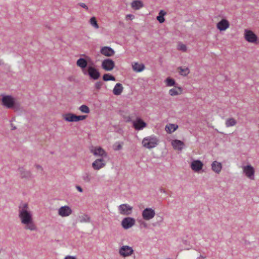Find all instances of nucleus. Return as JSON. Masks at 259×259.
<instances>
[{
	"mask_svg": "<svg viewBox=\"0 0 259 259\" xmlns=\"http://www.w3.org/2000/svg\"><path fill=\"white\" fill-rule=\"evenodd\" d=\"M19 217L21 220V223L25 225V229L31 231L37 230V228L33 222L32 214L29 210L28 204L27 203L19 206Z\"/></svg>",
	"mask_w": 259,
	"mask_h": 259,
	"instance_id": "1",
	"label": "nucleus"
},
{
	"mask_svg": "<svg viewBox=\"0 0 259 259\" xmlns=\"http://www.w3.org/2000/svg\"><path fill=\"white\" fill-rule=\"evenodd\" d=\"M76 65L84 75H88L91 79H97V69L93 66V61L90 57L80 58L77 60Z\"/></svg>",
	"mask_w": 259,
	"mask_h": 259,
	"instance_id": "2",
	"label": "nucleus"
},
{
	"mask_svg": "<svg viewBox=\"0 0 259 259\" xmlns=\"http://www.w3.org/2000/svg\"><path fill=\"white\" fill-rule=\"evenodd\" d=\"M2 104L8 109H18L19 104L10 95H3L1 99Z\"/></svg>",
	"mask_w": 259,
	"mask_h": 259,
	"instance_id": "3",
	"label": "nucleus"
},
{
	"mask_svg": "<svg viewBox=\"0 0 259 259\" xmlns=\"http://www.w3.org/2000/svg\"><path fill=\"white\" fill-rule=\"evenodd\" d=\"M158 139L154 136L152 135L144 138L142 141L143 146L147 149H152L158 144Z\"/></svg>",
	"mask_w": 259,
	"mask_h": 259,
	"instance_id": "4",
	"label": "nucleus"
},
{
	"mask_svg": "<svg viewBox=\"0 0 259 259\" xmlns=\"http://www.w3.org/2000/svg\"><path fill=\"white\" fill-rule=\"evenodd\" d=\"M108 160L106 152L101 147H98V169L104 167Z\"/></svg>",
	"mask_w": 259,
	"mask_h": 259,
	"instance_id": "5",
	"label": "nucleus"
},
{
	"mask_svg": "<svg viewBox=\"0 0 259 259\" xmlns=\"http://www.w3.org/2000/svg\"><path fill=\"white\" fill-rule=\"evenodd\" d=\"M87 115H76L72 113H68L63 115V118L68 122H77L85 119Z\"/></svg>",
	"mask_w": 259,
	"mask_h": 259,
	"instance_id": "6",
	"label": "nucleus"
},
{
	"mask_svg": "<svg viewBox=\"0 0 259 259\" xmlns=\"http://www.w3.org/2000/svg\"><path fill=\"white\" fill-rule=\"evenodd\" d=\"M102 68L107 71H112L115 67V62L110 58L104 59L101 64Z\"/></svg>",
	"mask_w": 259,
	"mask_h": 259,
	"instance_id": "7",
	"label": "nucleus"
},
{
	"mask_svg": "<svg viewBox=\"0 0 259 259\" xmlns=\"http://www.w3.org/2000/svg\"><path fill=\"white\" fill-rule=\"evenodd\" d=\"M244 38L249 42H255L257 40V35L251 30L245 29L244 31Z\"/></svg>",
	"mask_w": 259,
	"mask_h": 259,
	"instance_id": "8",
	"label": "nucleus"
},
{
	"mask_svg": "<svg viewBox=\"0 0 259 259\" xmlns=\"http://www.w3.org/2000/svg\"><path fill=\"white\" fill-rule=\"evenodd\" d=\"M135 224V220L133 218L126 217L121 221V226L124 229H128Z\"/></svg>",
	"mask_w": 259,
	"mask_h": 259,
	"instance_id": "9",
	"label": "nucleus"
},
{
	"mask_svg": "<svg viewBox=\"0 0 259 259\" xmlns=\"http://www.w3.org/2000/svg\"><path fill=\"white\" fill-rule=\"evenodd\" d=\"M155 215L154 209L151 208H146L142 211V217L145 220H150Z\"/></svg>",
	"mask_w": 259,
	"mask_h": 259,
	"instance_id": "10",
	"label": "nucleus"
},
{
	"mask_svg": "<svg viewBox=\"0 0 259 259\" xmlns=\"http://www.w3.org/2000/svg\"><path fill=\"white\" fill-rule=\"evenodd\" d=\"M243 172L247 177L253 180L254 177V169L251 165H247L243 167Z\"/></svg>",
	"mask_w": 259,
	"mask_h": 259,
	"instance_id": "11",
	"label": "nucleus"
},
{
	"mask_svg": "<svg viewBox=\"0 0 259 259\" xmlns=\"http://www.w3.org/2000/svg\"><path fill=\"white\" fill-rule=\"evenodd\" d=\"M133 252L134 250L133 249L132 247L127 245H124L122 246L119 249V251L120 255L123 257L131 255L132 254H133Z\"/></svg>",
	"mask_w": 259,
	"mask_h": 259,
	"instance_id": "12",
	"label": "nucleus"
},
{
	"mask_svg": "<svg viewBox=\"0 0 259 259\" xmlns=\"http://www.w3.org/2000/svg\"><path fill=\"white\" fill-rule=\"evenodd\" d=\"M133 207L127 204H122L119 206L120 213L124 215H129L131 213Z\"/></svg>",
	"mask_w": 259,
	"mask_h": 259,
	"instance_id": "13",
	"label": "nucleus"
},
{
	"mask_svg": "<svg viewBox=\"0 0 259 259\" xmlns=\"http://www.w3.org/2000/svg\"><path fill=\"white\" fill-rule=\"evenodd\" d=\"M100 52L102 55L106 57H111L115 54L114 50L108 46H104L102 47Z\"/></svg>",
	"mask_w": 259,
	"mask_h": 259,
	"instance_id": "14",
	"label": "nucleus"
},
{
	"mask_svg": "<svg viewBox=\"0 0 259 259\" xmlns=\"http://www.w3.org/2000/svg\"><path fill=\"white\" fill-rule=\"evenodd\" d=\"M71 213L72 210L68 206H61L58 210L59 215L63 217L69 216Z\"/></svg>",
	"mask_w": 259,
	"mask_h": 259,
	"instance_id": "15",
	"label": "nucleus"
},
{
	"mask_svg": "<svg viewBox=\"0 0 259 259\" xmlns=\"http://www.w3.org/2000/svg\"><path fill=\"white\" fill-rule=\"evenodd\" d=\"M203 166V163L200 160H193L191 163V168L192 170L196 172L201 170Z\"/></svg>",
	"mask_w": 259,
	"mask_h": 259,
	"instance_id": "16",
	"label": "nucleus"
},
{
	"mask_svg": "<svg viewBox=\"0 0 259 259\" xmlns=\"http://www.w3.org/2000/svg\"><path fill=\"white\" fill-rule=\"evenodd\" d=\"M146 123L140 118H137L133 122V126L136 130L140 131L143 129L146 126Z\"/></svg>",
	"mask_w": 259,
	"mask_h": 259,
	"instance_id": "17",
	"label": "nucleus"
},
{
	"mask_svg": "<svg viewBox=\"0 0 259 259\" xmlns=\"http://www.w3.org/2000/svg\"><path fill=\"white\" fill-rule=\"evenodd\" d=\"M229 27V22L225 19H222L217 23V28L220 31H224Z\"/></svg>",
	"mask_w": 259,
	"mask_h": 259,
	"instance_id": "18",
	"label": "nucleus"
},
{
	"mask_svg": "<svg viewBox=\"0 0 259 259\" xmlns=\"http://www.w3.org/2000/svg\"><path fill=\"white\" fill-rule=\"evenodd\" d=\"M171 144L173 146V148L175 149H177L178 150H182L183 149L184 146H185V144L183 142L177 139L173 140L171 142Z\"/></svg>",
	"mask_w": 259,
	"mask_h": 259,
	"instance_id": "19",
	"label": "nucleus"
},
{
	"mask_svg": "<svg viewBox=\"0 0 259 259\" xmlns=\"http://www.w3.org/2000/svg\"><path fill=\"white\" fill-rule=\"evenodd\" d=\"M211 168L213 171L219 174L222 168V165L221 162L214 161L211 164Z\"/></svg>",
	"mask_w": 259,
	"mask_h": 259,
	"instance_id": "20",
	"label": "nucleus"
},
{
	"mask_svg": "<svg viewBox=\"0 0 259 259\" xmlns=\"http://www.w3.org/2000/svg\"><path fill=\"white\" fill-rule=\"evenodd\" d=\"M123 90L122 84L117 83L113 89V93L114 95L119 96L121 95Z\"/></svg>",
	"mask_w": 259,
	"mask_h": 259,
	"instance_id": "21",
	"label": "nucleus"
},
{
	"mask_svg": "<svg viewBox=\"0 0 259 259\" xmlns=\"http://www.w3.org/2000/svg\"><path fill=\"white\" fill-rule=\"evenodd\" d=\"M133 70L136 72H141L145 69L144 64L141 63L139 64L138 62H135L132 65Z\"/></svg>",
	"mask_w": 259,
	"mask_h": 259,
	"instance_id": "22",
	"label": "nucleus"
},
{
	"mask_svg": "<svg viewBox=\"0 0 259 259\" xmlns=\"http://www.w3.org/2000/svg\"><path fill=\"white\" fill-rule=\"evenodd\" d=\"M183 89L181 87L172 88L169 90V94L171 96H175L182 94Z\"/></svg>",
	"mask_w": 259,
	"mask_h": 259,
	"instance_id": "23",
	"label": "nucleus"
},
{
	"mask_svg": "<svg viewBox=\"0 0 259 259\" xmlns=\"http://www.w3.org/2000/svg\"><path fill=\"white\" fill-rule=\"evenodd\" d=\"M144 6L143 3L140 0L133 1L131 3V7L133 9L138 10L143 8Z\"/></svg>",
	"mask_w": 259,
	"mask_h": 259,
	"instance_id": "24",
	"label": "nucleus"
},
{
	"mask_svg": "<svg viewBox=\"0 0 259 259\" xmlns=\"http://www.w3.org/2000/svg\"><path fill=\"white\" fill-rule=\"evenodd\" d=\"M178 128V126L175 124H169L166 125L165 131L169 134L174 132Z\"/></svg>",
	"mask_w": 259,
	"mask_h": 259,
	"instance_id": "25",
	"label": "nucleus"
},
{
	"mask_svg": "<svg viewBox=\"0 0 259 259\" xmlns=\"http://www.w3.org/2000/svg\"><path fill=\"white\" fill-rule=\"evenodd\" d=\"M166 15V12L163 10H161L158 14V16H157L156 19L160 23H162L164 22L165 19L164 16Z\"/></svg>",
	"mask_w": 259,
	"mask_h": 259,
	"instance_id": "26",
	"label": "nucleus"
},
{
	"mask_svg": "<svg viewBox=\"0 0 259 259\" xmlns=\"http://www.w3.org/2000/svg\"><path fill=\"white\" fill-rule=\"evenodd\" d=\"M165 82L167 87H175L176 88L177 83L175 80L170 77H167L165 80Z\"/></svg>",
	"mask_w": 259,
	"mask_h": 259,
	"instance_id": "27",
	"label": "nucleus"
},
{
	"mask_svg": "<svg viewBox=\"0 0 259 259\" xmlns=\"http://www.w3.org/2000/svg\"><path fill=\"white\" fill-rule=\"evenodd\" d=\"M237 123L236 120L233 118H229L226 120V126L227 127L234 126Z\"/></svg>",
	"mask_w": 259,
	"mask_h": 259,
	"instance_id": "28",
	"label": "nucleus"
},
{
	"mask_svg": "<svg viewBox=\"0 0 259 259\" xmlns=\"http://www.w3.org/2000/svg\"><path fill=\"white\" fill-rule=\"evenodd\" d=\"M18 170L21 178H28L30 177V172L29 171L25 170L23 167H19Z\"/></svg>",
	"mask_w": 259,
	"mask_h": 259,
	"instance_id": "29",
	"label": "nucleus"
},
{
	"mask_svg": "<svg viewBox=\"0 0 259 259\" xmlns=\"http://www.w3.org/2000/svg\"><path fill=\"white\" fill-rule=\"evenodd\" d=\"M103 79L104 81H115L116 78L114 76L110 73H105L103 76Z\"/></svg>",
	"mask_w": 259,
	"mask_h": 259,
	"instance_id": "30",
	"label": "nucleus"
},
{
	"mask_svg": "<svg viewBox=\"0 0 259 259\" xmlns=\"http://www.w3.org/2000/svg\"><path fill=\"white\" fill-rule=\"evenodd\" d=\"M178 69L181 75L186 76L189 73V69L187 67L183 68L182 67H179Z\"/></svg>",
	"mask_w": 259,
	"mask_h": 259,
	"instance_id": "31",
	"label": "nucleus"
},
{
	"mask_svg": "<svg viewBox=\"0 0 259 259\" xmlns=\"http://www.w3.org/2000/svg\"><path fill=\"white\" fill-rule=\"evenodd\" d=\"M80 111L82 113H89L90 112L89 108L85 105H82L79 108Z\"/></svg>",
	"mask_w": 259,
	"mask_h": 259,
	"instance_id": "32",
	"label": "nucleus"
},
{
	"mask_svg": "<svg viewBox=\"0 0 259 259\" xmlns=\"http://www.w3.org/2000/svg\"><path fill=\"white\" fill-rule=\"evenodd\" d=\"M82 178L83 180L87 182H89L92 179V176L91 174L89 173H85L83 176Z\"/></svg>",
	"mask_w": 259,
	"mask_h": 259,
	"instance_id": "33",
	"label": "nucleus"
},
{
	"mask_svg": "<svg viewBox=\"0 0 259 259\" xmlns=\"http://www.w3.org/2000/svg\"><path fill=\"white\" fill-rule=\"evenodd\" d=\"M90 23L95 28H97V20L95 17H93L90 19Z\"/></svg>",
	"mask_w": 259,
	"mask_h": 259,
	"instance_id": "34",
	"label": "nucleus"
},
{
	"mask_svg": "<svg viewBox=\"0 0 259 259\" xmlns=\"http://www.w3.org/2000/svg\"><path fill=\"white\" fill-rule=\"evenodd\" d=\"M178 49L183 52H186L187 51V47L185 45L182 44H179L178 46Z\"/></svg>",
	"mask_w": 259,
	"mask_h": 259,
	"instance_id": "35",
	"label": "nucleus"
},
{
	"mask_svg": "<svg viewBox=\"0 0 259 259\" xmlns=\"http://www.w3.org/2000/svg\"><path fill=\"white\" fill-rule=\"evenodd\" d=\"M121 148H122V145L119 143H118V144L116 143L114 145V149L116 151L120 150V149H121Z\"/></svg>",
	"mask_w": 259,
	"mask_h": 259,
	"instance_id": "36",
	"label": "nucleus"
},
{
	"mask_svg": "<svg viewBox=\"0 0 259 259\" xmlns=\"http://www.w3.org/2000/svg\"><path fill=\"white\" fill-rule=\"evenodd\" d=\"M91 151L92 153L94 154V155H97V147H92V148L91 149Z\"/></svg>",
	"mask_w": 259,
	"mask_h": 259,
	"instance_id": "37",
	"label": "nucleus"
},
{
	"mask_svg": "<svg viewBox=\"0 0 259 259\" xmlns=\"http://www.w3.org/2000/svg\"><path fill=\"white\" fill-rule=\"evenodd\" d=\"M92 166L94 169L97 170V159L94 161L92 164Z\"/></svg>",
	"mask_w": 259,
	"mask_h": 259,
	"instance_id": "38",
	"label": "nucleus"
},
{
	"mask_svg": "<svg viewBox=\"0 0 259 259\" xmlns=\"http://www.w3.org/2000/svg\"><path fill=\"white\" fill-rule=\"evenodd\" d=\"M156 220H157V222L161 223L163 221V218L160 215H157L156 216Z\"/></svg>",
	"mask_w": 259,
	"mask_h": 259,
	"instance_id": "39",
	"label": "nucleus"
},
{
	"mask_svg": "<svg viewBox=\"0 0 259 259\" xmlns=\"http://www.w3.org/2000/svg\"><path fill=\"white\" fill-rule=\"evenodd\" d=\"M78 5H79L81 7L87 10H88V6L84 3H79V4H78Z\"/></svg>",
	"mask_w": 259,
	"mask_h": 259,
	"instance_id": "40",
	"label": "nucleus"
},
{
	"mask_svg": "<svg viewBox=\"0 0 259 259\" xmlns=\"http://www.w3.org/2000/svg\"><path fill=\"white\" fill-rule=\"evenodd\" d=\"M126 18L132 20L135 18V16L133 14H127L126 15Z\"/></svg>",
	"mask_w": 259,
	"mask_h": 259,
	"instance_id": "41",
	"label": "nucleus"
},
{
	"mask_svg": "<svg viewBox=\"0 0 259 259\" xmlns=\"http://www.w3.org/2000/svg\"><path fill=\"white\" fill-rule=\"evenodd\" d=\"M76 188L80 192H82L83 191L82 188L79 186H76Z\"/></svg>",
	"mask_w": 259,
	"mask_h": 259,
	"instance_id": "42",
	"label": "nucleus"
},
{
	"mask_svg": "<svg viewBox=\"0 0 259 259\" xmlns=\"http://www.w3.org/2000/svg\"><path fill=\"white\" fill-rule=\"evenodd\" d=\"M64 259H76V258L75 256L68 255L66 256Z\"/></svg>",
	"mask_w": 259,
	"mask_h": 259,
	"instance_id": "43",
	"label": "nucleus"
},
{
	"mask_svg": "<svg viewBox=\"0 0 259 259\" xmlns=\"http://www.w3.org/2000/svg\"><path fill=\"white\" fill-rule=\"evenodd\" d=\"M36 167L38 169H40L41 170H43L42 166H40V165H38V164L36 165Z\"/></svg>",
	"mask_w": 259,
	"mask_h": 259,
	"instance_id": "44",
	"label": "nucleus"
},
{
	"mask_svg": "<svg viewBox=\"0 0 259 259\" xmlns=\"http://www.w3.org/2000/svg\"><path fill=\"white\" fill-rule=\"evenodd\" d=\"M160 191L161 193H165V192L164 189H163L162 188H160Z\"/></svg>",
	"mask_w": 259,
	"mask_h": 259,
	"instance_id": "45",
	"label": "nucleus"
},
{
	"mask_svg": "<svg viewBox=\"0 0 259 259\" xmlns=\"http://www.w3.org/2000/svg\"><path fill=\"white\" fill-rule=\"evenodd\" d=\"M101 85V82H100V81H98V89H99V88H100Z\"/></svg>",
	"mask_w": 259,
	"mask_h": 259,
	"instance_id": "46",
	"label": "nucleus"
},
{
	"mask_svg": "<svg viewBox=\"0 0 259 259\" xmlns=\"http://www.w3.org/2000/svg\"><path fill=\"white\" fill-rule=\"evenodd\" d=\"M95 87L96 89H97V82H96V83H95Z\"/></svg>",
	"mask_w": 259,
	"mask_h": 259,
	"instance_id": "47",
	"label": "nucleus"
},
{
	"mask_svg": "<svg viewBox=\"0 0 259 259\" xmlns=\"http://www.w3.org/2000/svg\"><path fill=\"white\" fill-rule=\"evenodd\" d=\"M144 226L145 227H147V224L146 223H144Z\"/></svg>",
	"mask_w": 259,
	"mask_h": 259,
	"instance_id": "48",
	"label": "nucleus"
},
{
	"mask_svg": "<svg viewBox=\"0 0 259 259\" xmlns=\"http://www.w3.org/2000/svg\"><path fill=\"white\" fill-rule=\"evenodd\" d=\"M100 73L98 72V78L100 77Z\"/></svg>",
	"mask_w": 259,
	"mask_h": 259,
	"instance_id": "49",
	"label": "nucleus"
},
{
	"mask_svg": "<svg viewBox=\"0 0 259 259\" xmlns=\"http://www.w3.org/2000/svg\"><path fill=\"white\" fill-rule=\"evenodd\" d=\"M15 128H16V127H13V130H14V129H15Z\"/></svg>",
	"mask_w": 259,
	"mask_h": 259,
	"instance_id": "50",
	"label": "nucleus"
}]
</instances>
